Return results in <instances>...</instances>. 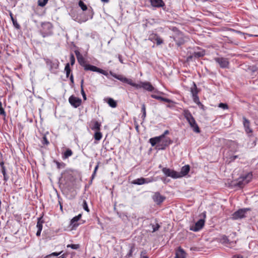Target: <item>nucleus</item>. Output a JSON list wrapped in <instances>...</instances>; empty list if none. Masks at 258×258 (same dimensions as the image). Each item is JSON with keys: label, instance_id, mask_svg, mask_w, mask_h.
Returning a JSON list of instances; mask_svg holds the SVG:
<instances>
[{"label": "nucleus", "instance_id": "nucleus-14", "mask_svg": "<svg viewBox=\"0 0 258 258\" xmlns=\"http://www.w3.org/2000/svg\"><path fill=\"white\" fill-rule=\"evenodd\" d=\"M190 170V166L188 165H186L183 166L180 172H177V178L182 177L186 175Z\"/></svg>", "mask_w": 258, "mask_h": 258}, {"label": "nucleus", "instance_id": "nucleus-47", "mask_svg": "<svg viewBox=\"0 0 258 258\" xmlns=\"http://www.w3.org/2000/svg\"><path fill=\"white\" fill-rule=\"evenodd\" d=\"M42 143L45 145H48L49 144V142L45 136H43L42 138Z\"/></svg>", "mask_w": 258, "mask_h": 258}, {"label": "nucleus", "instance_id": "nucleus-33", "mask_svg": "<svg viewBox=\"0 0 258 258\" xmlns=\"http://www.w3.org/2000/svg\"><path fill=\"white\" fill-rule=\"evenodd\" d=\"M141 112H142V118L144 120L146 116V106L145 104L142 105Z\"/></svg>", "mask_w": 258, "mask_h": 258}, {"label": "nucleus", "instance_id": "nucleus-13", "mask_svg": "<svg viewBox=\"0 0 258 258\" xmlns=\"http://www.w3.org/2000/svg\"><path fill=\"white\" fill-rule=\"evenodd\" d=\"M152 181V180L149 178L141 177L136 179L132 181V183L137 185H142L145 183H148Z\"/></svg>", "mask_w": 258, "mask_h": 258}, {"label": "nucleus", "instance_id": "nucleus-3", "mask_svg": "<svg viewBox=\"0 0 258 258\" xmlns=\"http://www.w3.org/2000/svg\"><path fill=\"white\" fill-rule=\"evenodd\" d=\"M42 30L41 34L43 37L49 36L52 34V25L49 22H44L42 24Z\"/></svg>", "mask_w": 258, "mask_h": 258}, {"label": "nucleus", "instance_id": "nucleus-30", "mask_svg": "<svg viewBox=\"0 0 258 258\" xmlns=\"http://www.w3.org/2000/svg\"><path fill=\"white\" fill-rule=\"evenodd\" d=\"M220 242L223 244H230L232 243L230 241L228 237L226 235H223L220 238Z\"/></svg>", "mask_w": 258, "mask_h": 258}, {"label": "nucleus", "instance_id": "nucleus-44", "mask_svg": "<svg viewBox=\"0 0 258 258\" xmlns=\"http://www.w3.org/2000/svg\"><path fill=\"white\" fill-rule=\"evenodd\" d=\"M67 247H71L73 249H77L80 248V245L79 244H71L68 245Z\"/></svg>", "mask_w": 258, "mask_h": 258}, {"label": "nucleus", "instance_id": "nucleus-10", "mask_svg": "<svg viewBox=\"0 0 258 258\" xmlns=\"http://www.w3.org/2000/svg\"><path fill=\"white\" fill-rule=\"evenodd\" d=\"M214 60L222 68H227L228 67L229 62L227 58L223 57H216Z\"/></svg>", "mask_w": 258, "mask_h": 258}, {"label": "nucleus", "instance_id": "nucleus-38", "mask_svg": "<svg viewBox=\"0 0 258 258\" xmlns=\"http://www.w3.org/2000/svg\"><path fill=\"white\" fill-rule=\"evenodd\" d=\"M62 251L59 252H54L50 254H48L45 256L44 258H51L52 256H57L61 253Z\"/></svg>", "mask_w": 258, "mask_h": 258}, {"label": "nucleus", "instance_id": "nucleus-26", "mask_svg": "<svg viewBox=\"0 0 258 258\" xmlns=\"http://www.w3.org/2000/svg\"><path fill=\"white\" fill-rule=\"evenodd\" d=\"M93 125L91 127L92 130L99 131L100 130L101 123L97 121H95L93 122Z\"/></svg>", "mask_w": 258, "mask_h": 258}, {"label": "nucleus", "instance_id": "nucleus-28", "mask_svg": "<svg viewBox=\"0 0 258 258\" xmlns=\"http://www.w3.org/2000/svg\"><path fill=\"white\" fill-rule=\"evenodd\" d=\"M73 155V152L70 149H67L62 155L63 159L68 158Z\"/></svg>", "mask_w": 258, "mask_h": 258}, {"label": "nucleus", "instance_id": "nucleus-4", "mask_svg": "<svg viewBox=\"0 0 258 258\" xmlns=\"http://www.w3.org/2000/svg\"><path fill=\"white\" fill-rule=\"evenodd\" d=\"M252 174L251 172L247 173L245 175L240 177L238 179V182L235 184L240 187H242L244 185L247 184L251 180Z\"/></svg>", "mask_w": 258, "mask_h": 258}, {"label": "nucleus", "instance_id": "nucleus-51", "mask_svg": "<svg viewBox=\"0 0 258 258\" xmlns=\"http://www.w3.org/2000/svg\"><path fill=\"white\" fill-rule=\"evenodd\" d=\"M141 258H148V256L147 255V252L145 250L141 251Z\"/></svg>", "mask_w": 258, "mask_h": 258}, {"label": "nucleus", "instance_id": "nucleus-39", "mask_svg": "<svg viewBox=\"0 0 258 258\" xmlns=\"http://www.w3.org/2000/svg\"><path fill=\"white\" fill-rule=\"evenodd\" d=\"M192 98H193L194 101L195 103H197L199 105H201V106H203V105H202V103L200 102V101L199 100V98L198 95L192 96Z\"/></svg>", "mask_w": 258, "mask_h": 258}, {"label": "nucleus", "instance_id": "nucleus-27", "mask_svg": "<svg viewBox=\"0 0 258 258\" xmlns=\"http://www.w3.org/2000/svg\"><path fill=\"white\" fill-rule=\"evenodd\" d=\"M107 102L108 104V105L112 108H115L117 106L116 102L111 98H107Z\"/></svg>", "mask_w": 258, "mask_h": 258}, {"label": "nucleus", "instance_id": "nucleus-22", "mask_svg": "<svg viewBox=\"0 0 258 258\" xmlns=\"http://www.w3.org/2000/svg\"><path fill=\"white\" fill-rule=\"evenodd\" d=\"M151 97L153 98L156 99L158 100L161 101H164V102H167V103H172L173 102V101L169 99L164 98L160 96L156 95L155 94H152L151 95Z\"/></svg>", "mask_w": 258, "mask_h": 258}, {"label": "nucleus", "instance_id": "nucleus-2", "mask_svg": "<svg viewBox=\"0 0 258 258\" xmlns=\"http://www.w3.org/2000/svg\"><path fill=\"white\" fill-rule=\"evenodd\" d=\"M249 211H250V208L240 209L232 214L231 218L233 220H239L245 218L247 212Z\"/></svg>", "mask_w": 258, "mask_h": 258}, {"label": "nucleus", "instance_id": "nucleus-8", "mask_svg": "<svg viewBox=\"0 0 258 258\" xmlns=\"http://www.w3.org/2000/svg\"><path fill=\"white\" fill-rule=\"evenodd\" d=\"M69 102L74 107L77 108L81 104L82 100L78 97L72 95L69 98Z\"/></svg>", "mask_w": 258, "mask_h": 258}, {"label": "nucleus", "instance_id": "nucleus-59", "mask_svg": "<svg viewBox=\"0 0 258 258\" xmlns=\"http://www.w3.org/2000/svg\"><path fill=\"white\" fill-rule=\"evenodd\" d=\"M59 206H60V209L61 211H62V205L61 203V202L59 201Z\"/></svg>", "mask_w": 258, "mask_h": 258}, {"label": "nucleus", "instance_id": "nucleus-19", "mask_svg": "<svg viewBox=\"0 0 258 258\" xmlns=\"http://www.w3.org/2000/svg\"><path fill=\"white\" fill-rule=\"evenodd\" d=\"M172 141L169 138H165L162 145H158L157 147L159 150H164L166 147L172 143Z\"/></svg>", "mask_w": 258, "mask_h": 258}, {"label": "nucleus", "instance_id": "nucleus-24", "mask_svg": "<svg viewBox=\"0 0 258 258\" xmlns=\"http://www.w3.org/2000/svg\"><path fill=\"white\" fill-rule=\"evenodd\" d=\"M161 138L159 136L150 139L149 143L151 144L152 147H154L156 144H159L161 142Z\"/></svg>", "mask_w": 258, "mask_h": 258}, {"label": "nucleus", "instance_id": "nucleus-6", "mask_svg": "<svg viewBox=\"0 0 258 258\" xmlns=\"http://www.w3.org/2000/svg\"><path fill=\"white\" fill-rule=\"evenodd\" d=\"M84 70L86 71H93V72H96L102 74L106 76H107V75H108V73L106 71H105L101 69H100L96 66H92V65H91L89 64H87V65L85 66Z\"/></svg>", "mask_w": 258, "mask_h": 258}, {"label": "nucleus", "instance_id": "nucleus-45", "mask_svg": "<svg viewBox=\"0 0 258 258\" xmlns=\"http://www.w3.org/2000/svg\"><path fill=\"white\" fill-rule=\"evenodd\" d=\"M83 209L86 211H87V212H89V209L88 207V205H87V203L86 202V201L85 200H84L83 201Z\"/></svg>", "mask_w": 258, "mask_h": 258}, {"label": "nucleus", "instance_id": "nucleus-1", "mask_svg": "<svg viewBox=\"0 0 258 258\" xmlns=\"http://www.w3.org/2000/svg\"><path fill=\"white\" fill-rule=\"evenodd\" d=\"M183 115L193 131L195 133H199L200 132V128L190 111L188 110H184L183 111Z\"/></svg>", "mask_w": 258, "mask_h": 258}, {"label": "nucleus", "instance_id": "nucleus-15", "mask_svg": "<svg viewBox=\"0 0 258 258\" xmlns=\"http://www.w3.org/2000/svg\"><path fill=\"white\" fill-rule=\"evenodd\" d=\"M149 39L152 41H156L157 45H159L163 43V40L159 35L156 34H152L150 35Z\"/></svg>", "mask_w": 258, "mask_h": 258}, {"label": "nucleus", "instance_id": "nucleus-46", "mask_svg": "<svg viewBox=\"0 0 258 258\" xmlns=\"http://www.w3.org/2000/svg\"><path fill=\"white\" fill-rule=\"evenodd\" d=\"M55 162L56 163L58 169L64 168L65 166V164L63 162L59 163V162L56 161H55Z\"/></svg>", "mask_w": 258, "mask_h": 258}, {"label": "nucleus", "instance_id": "nucleus-55", "mask_svg": "<svg viewBox=\"0 0 258 258\" xmlns=\"http://www.w3.org/2000/svg\"><path fill=\"white\" fill-rule=\"evenodd\" d=\"M41 231H42V229L40 230V229H38V230H37V231L36 232V234L37 236H39L40 235Z\"/></svg>", "mask_w": 258, "mask_h": 258}, {"label": "nucleus", "instance_id": "nucleus-12", "mask_svg": "<svg viewBox=\"0 0 258 258\" xmlns=\"http://www.w3.org/2000/svg\"><path fill=\"white\" fill-rule=\"evenodd\" d=\"M152 199L157 205H160L165 200V197L159 192H156L152 196Z\"/></svg>", "mask_w": 258, "mask_h": 258}, {"label": "nucleus", "instance_id": "nucleus-62", "mask_svg": "<svg viewBox=\"0 0 258 258\" xmlns=\"http://www.w3.org/2000/svg\"><path fill=\"white\" fill-rule=\"evenodd\" d=\"M232 258H243L241 256L238 255V256H234Z\"/></svg>", "mask_w": 258, "mask_h": 258}, {"label": "nucleus", "instance_id": "nucleus-11", "mask_svg": "<svg viewBox=\"0 0 258 258\" xmlns=\"http://www.w3.org/2000/svg\"><path fill=\"white\" fill-rule=\"evenodd\" d=\"M162 170L166 176L171 177L173 178H177L178 176H177V171L171 170L170 169L166 167L163 168Z\"/></svg>", "mask_w": 258, "mask_h": 258}, {"label": "nucleus", "instance_id": "nucleus-21", "mask_svg": "<svg viewBox=\"0 0 258 258\" xmlns=\"http://www.w3.org/2000/svg\"><path fill=\"white\" fill-rule=\"evenodd\" d=\"M243 124L247 133H252V131L250 128V122L244 116L243 117Z\"/></svg>", "mask_w": 258, "mask_h": 258}, {"label": "nucleus", "instance_id": "nucleus-37", "mask_svg": "<svg viewBox=\"0 0 258 258\" xmlns=\"http://www.w3.org/2000/svg\"><path fill=\"white\" fill-rule=\"evenodd\" d=\"M79 7L81 8V9L83 11H85L86 10H87V7L86 6V4H84V3L80 0L79 2Z\"/></svg>", "mask_w": 258, "mask_h": 258}, {"label": "nucleus", "instance_id": "nucleus-23", "mask_svg": "<svg viewBox=\"0 0 258 258\" xmlns=\"http://www.w3.org/2000/svg\"><path fill=\"white\" fill-rule=\"evenodd\" d=\"M175 258H185V253L180 247H179L176 251Z\"/></svg>", "mask_w": 258, "mask_h": 258}, {"label": "nucleus", "instance_id": "nucleus-42", "mask_svg": "<svg viewBox=\"0 0 258 258\" xmlns=\"http://www.w3.org/2000/svg\"><path fill=\"white\" fill-rule=\"evenodd\" d=\"M11 19H12V21L13 22V25H14V26L16 28L19 29L20 28V25L17 23V21L14 19V18L12 16V15H11Z\"/></svg>", "mask_w": 258, "mask_h": 258}, {"label": "nucleus", "instance_id": "nucleus-29", "mask_svg": "<svg viewBox=\"0 0 258 258\" xmlns=\"http://www.w3.org/2000/svg\"><path fill=\"white\" fill-rule=\"evenodd\" d=\"M190 91H191L192 96L198 95V93L199 91H198V88L197 87V86L194 82L193 83V86L192 87H191Z\"/></svg>", "mask_w": 258, "mask_h": 258}, {"label": "nucleus", "instance_id": "nucleus-7", "mask_svg": "<svg viewBox=\"0 0 258 258\" xmlns=\"http://www.w3.org/2000/svg\"><path fill=\"white\" fill-rule=\"evenodd\" d=\"M110 74L112 77H113L114 78L117 79V80L121 81L122 82L127 83V84L131 85L133 87L134 86H135V85L134 84V83L132 81V80L131 79H127V78L124 77V76H123L122 75H117V74H114L111 72H110Z\"/></svg>", "mask_w": 258, "mask_h": 258}, {"label": "nucleus", "instance_id": "nucleus-49", "mask_svg": "<svg viewBox=\"0 0 258 258\" xmlns=\"http://www.w3.org/2000/svg\"><path fill=\"white\" fill-rule=\"evenodd\" d=\"M152 227L153 228V232H155V231L158 230L160 226L158 223H157L155 225H152Z\"/></svg>", "mask_w": 258, "mask_h": 258}, {"label": "nucleus", "instance_id": "nucleus-54", "mask_svg": "<svg viewBox=\"0 0 258 258\" xmlns=\"http://www.w3.org/2000/svg\"><path fill=\"white\" fill-rule=\"evenodd\" d=\"M70 81H71V83L72 84H74V77H73V75L72 74L70 76Z\"/></svg>", "mask_w": 258, "mask_h": 258}, {"label": "nucleus", "instance_id": "nucleus-16", "mask_svg": "<svg viewBox=\"0 0 258 258\" xmlns=\"http://www.w3.org/2000/svg\"><path fill=\"white\" fill-rule=\"evenodd\" d=\"M172 38H173L176 45H178V46L183 44L184 42V39L182 37V34L181 33L178 34L175 36H173Z\"/></svg>", "mask_w": 258, "mask_h": 258}, {"label": "nucleus", "instance_id": "nucleus-63", "mask_svg": "<svg viewBox=\"0 0 258 258\" xmlns=\"http://www.w3.org/2000/svg\"><path fill=\"white\" fill-rule=\"evenodd\" d=\"M251 70L253 72H254L256 70V69H255V67H252Z\"/></svg>", "mask_w": 258, "mask_h": 258}, {"label": "nucleus", "instance_id": "nucleus-20", "mask_svg": "<svg viewBox=\"0 0 258 258\" xmlns=\"http://www.w3.org/2000/svg\"><path fill=\"white\" fill-rule=\"evenodd\" d=\"M198 49H200L199 48H198ZM205 54V51L200 49V51H195V52H193L192 53V54L188 56V58L191 59L192 57L200 58V57H201L204 56Z\"/></svg>", "mask_w": 258, "mask_h": 258}, {"label": "nucleus", "instance_id": "nucleus-25", "mask_svg": "<svg viewBox=\"0 0 258 258\" xmlns=\"http://www.w3.org/2000/svg\"><path fill=\"white\" fill-rule=\"evenodd\" d=\"M129 251L125 256L126 258H129L133 256V253L135 250V246L134 244H128Z\"/></svg>", "mask_w": 258, "mask_h": 258}, {"label": "nucleus", "instance_id": "nucleus-36", "mask_svg": "<svg viewBox=\"0 0 258 258\" xmlns=\"http://www.w3.org/2000/svg\"><path fill=\"white\" fill-rule=\"evenodd\" d=\"M83 82H84V81H83V80H82L81 81V93L83 96V99L84 100H86L87 99V97H86V95L85 92L83 89Z\"/></svg>", "mask_w": 258, "mask_h": 258}, {"label": "nucleus", "instance_id": "nucleus-57", "mask_svg": "<svg viewBox=\"0 0 258 258\" xmlns=\"http://www.w3.org/2000/svg\"><path fill=\"white\" fill-rule=\"evenodd\" d=\"M0 166L1 168L5 167L4 165V162L3 161L0 162Z\"/></svg>", "mask_w": 258, "mask_h": 258}, {"label": "nucleus", "instance_id": "nucleus-18", "mask_svg": "<svg viewBox=\"0 0 258 258\" xmlns=\"http://www.w3.org/2000/svg\"><path fill=\"white\" fill-rule=\"evenodd\" d=\"M151 5L154 8H161L165 6V4L162 0H150Z\"/></svg>", "mask_w": 258, "mask_h": 258}, {"label": "nucleus", "instance_id": "nucleus-53", "mask_svg": "<svg viewBox=\"0 0 258 258\" xmlns=\"http://www.w3.org/2000/svg\"><path fill=\"white\" fill-rule=\"evenodd\" d=\"M169 131L168 130H166L164 131V133L161 135V136H160L159 137L161 138V139L164 138L165 136L166 135H168L169 134Z\"/></svg>", "mask_w": 258, "mask_h": 258}, {"label": "nucleus", "instance_id": "nucleus-5", "mask_svg": "<svg viewBox=\"0 0 258 258\" xmlns=\"http://www.w3.org/2000/svg\"><path fill=\"white\" fill-rule=\"evenodd\" d=\"M134 84L135 86H134L133 87L137 89L143 88L144 89L150 92L154 91L155 89L151 84L148 82H141L140 84H136L134 83Z\"/></svg>", "mask_w": 258, "mask_h": 258}, {"label": "nucleus", "instance_id": "nucleus-41", "mask_svg": "<svg viewBox=\"0 0 258 258\" xmlns=\"http://www.w3.org/2000/svg\"><path fill=\"white\" fill-rule=\"evenodd\" d=\"M48 0H38V4L39 6L44 7L47 3Z\"/></svg>", "mask_w": 258, "mask_h": 258}, {"label": "nucleus", "instance_id": "nucleus-9", "mask_svg": "<svg viewBox=\"0 0 258 258\" xmlns=\"http://www.w3.org/2000/svg\"><path fill=\"white\" fill-rule=\"evenodd\" d=\"M205 220L201 219L199 220L194 225L190 226V230L195 232L200 230L204 226Z\"/></svg>", "mask_w": 258, "mask_h": 258}, {"label": "nucleus", "instance_id": "nucleus-35", "mask_svg": "<svg viewBox=\"0 0 258 258\" xmlns=\"http://www.w3.org/2000/svg\"><path fill=\"white\" fill-rule=\"evenodd\" d=\"M64 70L66 73V77H67V78H68L70 75L71 72V70L70 68V64L69 63L66 64V65L65 66Z\"/></svg>", "mask_w": 258, "mask_h": 258}, {"label": "nucleus", "instance_id": "nucleus-61", "mask_svg": "<svg viewBox=\"0 0 258 258\" xmlns=\"http://www.w3.org/2000/svg\"><path fill=\"white\" fill-rule=\"evenodd\" d=\"M101 1L103 3H108L109 0H101Z\"/></svg>", "mask_w": 258, "mask_h": 258}, {"label": "nucleus", "instance_id": "nucleus-56", "mask_svg": "<svg viewBox=\"0 0 258 258\" xmlns=\"http://www.w3.org/2000/svg\"><path fill=\"white\" fill-rule=\"evenodd\" d=\"M46 63H47V64H51V68H52V61H51V60H48L46 61ZM54 63H53V65H54Z\"/></svg>", "mask_w": 258, "mask_h": 258}, {"label": "nucleus", "instance_id": "nucleus-48", "mask_svg": "<svg viewBox=\"0 0 258 258\" xmlns=\"http://www.w3.org/2000/svg\"><path fill=\"white\" fill-rule=\"evenodd\" d=\"M218 106L220 108H221L223 109H228V105L226 103H220V104H219Z\"/></svg>", "mask_w": 258, "mask_h": 258}, {"label": "nucleus", "instance_id": "nucleus-60", "mask_svg": "<svg viewBox=\"0 0 258 258\" xmlns=\"http://www.w3.org/2000/svg\"><path fill=\"white\" fill-rule=\"evenodd\" d=\"M66 256H67V254H63L60 256L59 258H66Z\"/></svg>", "mask_w": 258, "mask_h": 258}, {"label": "nucleus", "instance_id": "nucleus-40", "mask_svg": "<svg viewBox=\"0 0 258 258\" xmlns=\"http://www.w3.org/2000/svg\"><path fill=\"white\" fill-rule=\"evenodd\" d=\"M81 217H82V215L81 214H79L78 216L74 217L71 220V223L73 224L75 222H77L78 221H79Z\"/></svg>", "mask_w": 258, "mask_h": 258}, {"label": "nucleus", "instance_id": "nucleus-64", "mask_svg": "<svg viewBox=\"0 0 258 258\" xmlns=\"http://www.w3.org/2000/svg\"><path fill=\"white\" fill-rule=\"evenodd\" d=\"M167 107H169V108H171V107H172V106H171L170 105H167Z\"/></svg>", "mask_w": 258, "mask_h": 258}, {"label": "nucleus", "instance_id": "nucleus-50", "mask_svg": "<svg viewBox=\"0 0 258 258\" xmlns=\"http://www.w3.org/2000/svg\"><path fill=\"white\" fill-rule=\"evenodd\" d=\"M70 62L72 66H73L75 62V57L73 54H71L70 56Z\"/></svg>", "mask_w": 258, "mask_h": 258}, {"label": "nucleus", "instance_id": "nucleus-43", "mask_svg": "<svg viewBox=\"0 0 258 258\" xmlns=\"http://www.w3.org/2000/svg\"><path fill=\"white\" fill-rule=\"evenodd\" d=\"M0 114L5 117L6 116V112L2 106V103L0 102Z\"/></svg>", "mask_w": 258, "mask_h": 258}, {"label": "nucleus", "instance_id": "nucleus-34", "mask_svg": "<svg viewBox=\"0 0 258 258\" xmlns=\"http://www.w3.org/2000/svg\"><path fill=\"white\" fill-rule=\"evenodd\" d=\"M2 173L4 176V180L7 181L9 179V176L6 173V167H3L1 168Z\"/></svg>", "mask_w": 258, "mask_h": 258}, {"label": "nucleus", "instance_id": "nucleus-32", "mask_svg": "<svg viewBox=\"0 0 258 258\" xmlns=\"http://www.w3.org/2000/svg\"><path fill=\"white\" fill-rule=\"evenodd\" d=\"M43 223V221L42 220V217H39L38 218V221L37 223L36 227L39 229H42V224Z\"/></svg>", "mask_w": 258, "mask_h": 258}, {"label": "nucleus", "instance_id": "nucleus-52", "mask_svg": "<svg viewBox=\"0 0 258 258\" xmlns=\"http://www.w3.org/2000/svg\"><path fill=\"white\" fill-rule=\"evenodd\" d=\"M98 167H99V163H98L97 165L95 166V169H94V172L92 175V178H94V177L95 176V175H96V171L98 168Z\"/></svg>", "mask_w": 258, "mask_h": 258}, {"label": "nucleus", "instance_id": "nucleus-31", "mask_svg": "<svg viewBox=\"0 0 258 258\" xmlns=\"http://www.w3.org/2000/svg\"><path fill=\"white\" fill-rule=\"evenodd\" d=\"M94 137L95 140L97 141H100L102 137V133L100 132V131H96L94 134Z\"/></svg>", "mask_w": 258, "mask_h": 258}, {"label": "nucleus", "instance_id": "nucleus-58", "mask_svg": "<svg viewBox=\"0 0 258 258\" xmlns=\"http://www.w3.org/2000/svg\"><path fill=\"white\" fill-rule=\"evenodd\" d=\"M118 59H119V61H120L121 63H123V60L122 59V58H121V56L120 55H118Z\"/></svg>", "mask_w": 258, "mask_h": 258}, {"label": "nucleus", "instance_id": "nucleus-17", "mask_svg": "<svg viewBox=\"0 0 258 258\" xmlns=\"http://www.w3.org/2000/svg\"><path fill=\"white\" fill-rule=\"evenodd\" d=\"M75 53L77 56L78 62L81 66H83L85 68V66L87 64L86 63L84 58L78 50H75Z\"/></svg>", "mask_w": 258, "mask_h": 258}]
</instances>
